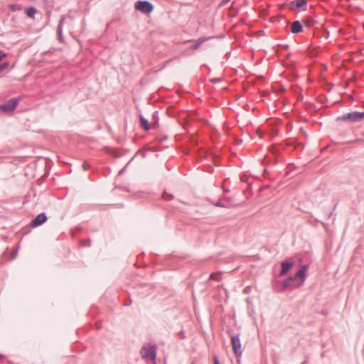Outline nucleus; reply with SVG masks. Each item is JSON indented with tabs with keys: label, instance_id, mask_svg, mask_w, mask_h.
Wrapping results in <instances>:
<instances>
[{
	"label": "nucleus",
	"instance_id": "nucleus-11",
	"mask_svg": "<svg viewBox=\"0 0 364 364\" xmlns=\"http://www.w3.org/2000/svg\"><path fill=\"white\" fill-rule=\"evenodd\" d=\"M210 38H205V37H202V38H198L196 41V43L192 47V49L193 50H197L199 48V47L203 43H205L206 41H208V39H210Z\"/></svg>",
	"mask_w": 364,
	"mask_h": 364
},
{
	"label": "nucleus",
	"instance_id": "nucleus-27",
	"mask_svg": "<svg viewBox=\"0 0 364 364\" xmlns=\"http://www.w3.org/2000/svg\"><path fill=\"white\" fill-rule=\"evenodd\" d=\"M130 304H131V301H127V304H126L125 305L129 306V305H130Z\"/></svg>",
	"mask_w": 364,
	"mask_h": 364
},
{
	"label": "nucleus",
	"instance_id": "nucleus-8",
	"mask_svg": "<svg viewBox=\"0 0 364 364\" xmlns=\"http://www.w3.org/2000/svg\"><path fill=\"white\" fill-rule=\"evenodd\" d=\"M307 269H308V265H306V264L303 265L300 268V269L297 272V273L295 274L294 279H301L300 284H301L305 280L306 272Z\"/></svg>",
	"mask_w": 364,
	"mask_h": 364
},
{
	"label": "nucleus",
	"instance_id": "nucleus-9",
	"mask_svg": "<svg viewBox=\"0 0 364 364\" xmlns=\"http://www.w3.org/2000/svg\"><path fill=\"white\" fill-rule=\"evenodd\" d=\"M302 31V26L299 21H295L291 23V31L293 33H298Z\"/></svg>",
	"mask_w": 364,
	"mask_h": 364
},
{
	"label": "nucleus",
	"instance_id": "nucleus-16",
	"mask_svg": "<svg viewBox=\"0 0 364 364\" xmlns=\"http://www.w3.org/2000/svg\"><path fill=\"white\" fill-rule=\"evenodd\" d=\"M221 277L222 276L220 273H213L210 276V279L220 281L221 279Z\"/></svg>",
	"mask_w": 364,
	"mask_h": 364
},
{
	"label": "nucleus",
	"instance_id": "nucleus-25",
	"mask_svg": "<svg viewBox=\"0 0 364 364\" xmlns=\"http://www.w3.org/2000/svg\"><path fill=\"white\" fill-rule=\"evenodd\" d=\"M229 1H230V0H223V2H222V4H226L227 2H228Z\"/></svg>",
	"mask_w": 364,
	"mask_h": 364
},
{
	"label": "nucleus",
	"instance_id": "nucleus-20",
	"mask_svg": "<svg viewBox=\"0 0 364 364\" xmlns=\"http://www.w3.org/2000/svg\"><path fill=\"white\" fill-rule=\"evenodd\" d=\"M10 8L13 11L20 10L21 9V6L19 5H18V4H12V5L10 6Z\"/></svg>",
	"mask_w": 364,
	"mask_h": 364
},
{
	"label": "nucleus",
	"instance_id": "nucleus-6",
	"mask_svg": "<svg viewBox=\"0 0 364 364\" xmlns=\"http://www.w3.org/2000/svg\"><path fill=\"white\" fill-rule=\"evenodd\" d=\"M307 4V0H294L290 3V9L292 10L301 9L304 10Z\"/></svg>",
	"mask_w": 364,
	"mask_h": 364
},
{
	"label": "nucleus",
	"instance_id": "nucleus-14",
	"mask_svg": "<svg viewBox=\"0 0 364 364\" xmlns=\"http://www.w3.org/2000/svg\"><path fill=\"white\" fill-rule=\"evenodd\" d=\"M293 279H294L292 277H289V278L285 279L282 284L283 289H285L288 288L289 287H290L291 283L293 282Z\"/></svg>",
	"mask_w": 364,
	"mask_h": 364
},
{
	"label": "nucleus",
	"instance_id": "nucleus-24",
	"mask_svg": "<svg viewBox=\"0 0 364 364\" xmlns=\"http://www.w3.org/2000/svg\"><path fill=\"white\" fill-rule=\"evenodd\" d=\"M87 166H88V165H87V164H86V163H84V164H82V166H83L84 169H86Z\"/></svg>",
	"mask_w": 364,
	"mask_h": 364
},
{
	"label": "nucleus",
	"instance_id": "nucleus-5",
	"mask_svg": "<svg viewBox=\"0 0 364 364\" xmlns=\"http://www.w3.org/2000/svg\"><path fill=\"white\" fill-rule=\"evenodd\" d=\"M343 119L344 120H348L350 122H359L361 121L364 118V112H353L350 113H348L343 116Z\"/></svg>",
	"mask_w": 364,
	"mask_h": 364
},
{
	"label": "nucleus",
	"instance_id": "nucleus-4",
	"mask_svg": "<svg viewBox=\"0 0 364 364\" xmlns=\"http://www.w3.org/2000/svg\"><path fill=\"white\" fill-rule=\"evenodd\" d=\"M18 104V100L17 98H13L8 100L4 105H0V109L6 112H11L17 107Z\"/></svg>",
	"mask_w": 364,
	"mask_h": 364
},
{
	"label": "nucleus",
	"instance_id": "nucleus-26",
	"mask_svg": "<svg viewBox=\"0 0 364 364\" xmlns=\"http://www.w3.org/2000/svg\"><path fill=\"white\" fill-rule=\"evenodd\" d=\"M130 304H131V301H127V304H126L125 305L129 306V305H130Z\"/></svg>",
	"mask_w": 364,
	"mask_h": 364
},
{
	"label": "nucleus",
	"instance_id": "nucleus-17",
	"mask_svg": "<svg viewBox=\"0 0 364 364\" xmlns=\"http://www.w3.org/2000/svg\"><path fill=\"white\" fill-rule=\"evenodd\" d=\"M316 21L312 18H309L306 21L305 25L307 27H311L315 24Z\"/></svg>",
	"mask_w": 364,
	"mask_h": 364
},
{
	"label": "nucleus",
	"instance_id": "nucleus-19",
	"mask_svg": "<svg viewBox=\"0 0 364 364\" xmlns=\"http://www.w3.org/2000/svg\"><path fill=\"white\" fill-rule=\"evenodd\" d=\"M9 66L8 63H4L0 65V72L4 71L5 69H6Z\"/></svg>",
	"mask_w": 364,
	"mask_h": 364
},
{
	"label": "nucleus",
	"instance_id": "nucleus-23",
	"mask_svg": "<svg viewBox=\"0 0 364 364\" xmlns=\"http://www.w3.org/2000/svg\"><path fill=\"white\" fill-rule=\"evenodd\" d=\"M213 361H214V364H220V361L218 360V357L217 355H214Z\"/></svg>",
	"mask_w": 364,
	"mask_h": 364
},
{
	"label": "nucleus",
	"instance_id": "nucleus-28",
	"mask_svg": "<svg viewBox=\"0 0 364 364\" xmlns=\"http://www.w3.org/2000/svg\"><path fill=\"white\" fill-rule=\"evenodd\" d=\"M211 82H218V80H211Z\"/></svg>",
	"mask_w": 364,
	"mask_h": 364
},
{
	"label": "nucleus",
	"instance_id": "nucleus-21",
	"mask_svg": "<svg viewBox=\"0 0 364 364\" xmlns=\"http://www.w3.org/2000/svg\"><path fill=\"white\" fill-rule=\"evenodd\" d=\"M6 57V54L2 51V50H0V61L1 60H3L4 58H5Z\"/></svg>",
	"mask_w": 364,
	"mask_h": 364
},
{
	"label": "nucleus",
	"instance_id": "nucleus-22",
	"mask_svg": "<svg viewBox=\"0 0 364 364\" xmlns=\"http://www.w3.org/2000/svg\"><path fill=\"white\" fill-rule=\"evenodd\" d=\"M214 205L215 206H217V207H222V208H224V207H226L224 204H223L220 201H218L217 203H214Z\"/></svg>",
	"mask_w": 364,
	"mask_h": 364
},
{
	"label": "nucleus",
	"instance_id": "nucleus-29",
	"mask_svg": "<svg viewBox=\"0 0 364 364\" xmlns=\"http://www.w3.org/2000/svg\"><path fill=\"white\" fill-rule=\"evenodd\" d=\"M224 191L228 192V189H224Z\"/></svg>",
	"mask_w": 364,
	"mask_h": 364
},
{
	"label": "nucleus",
	"instance_id": "nucleus-18",
	"mask_svg": "<svg viewBox=\"0 0 364 364\" xmlns=\"http://www.w3.org/2000/svg\"><path fill=\"white\" fill-rule=\"evenodd\" d=\"M163 198L166 200H171L173 198V196L171 194H168L167 193H164L163 194Z\"/></svg>",
	"mask_w": 364,
	"mask_h": 364
},
{
	"label": "nucleus",
	"instance_id": "nucleus-12",
	"mask_svg": "<svg viewBox=\"0 0 364 364\" xmlns=\"http://www.w3.org/2000/svg\"><path fill=\"white\" fill-rule=\"evenodd\" d=\"M140 124L141 127H143L145 130H149L150 129L148 120L143 117H140Z\"/></svg>",
	"mask_w": 364,
	"mask_h": 364
},
{
	"label": "nucleus",
	"instance_id": "nucleus-10",
	"mask_svg": "<svg viewBox=\"0 0 364 364\" xmlns=\"http://www.w3.org/2000/svg\"><path fill=\"white\" fill-rule=\"evenodd\" d=\"M281 266H282V270L280 272V275H284L292 267L293 264L291 262H284L282 263Z\"/></svg>",
	"mask_w": 364,
	"mask_h": 364
},
{
	"label": "nucleus",
	"instance_id": "nucleus-7",
	"mask_svg": "<svg viewBox=\"0 0 364 364\" xmlns=\"http://www.w3.org/2000/svg\"><path fill=\"white\" fill-rule=\"evenodd\" d=\"M47 220V216L45 213L38 215L31 222L32 227H38L43 224Z\"/></svg>",
	"mask_w": 364,
	"mask_h": 364
},
{
	"label": "nucleus",
	"instance_id": "nucleus-3",
	"mask_svg": "<svg viewBox=\"0 0 364 364\" xmlns=\"http://www.w3.org/2000/svg\"><path fill=\"white\" fill-rule=\"evenodd\" d=\"M134 7L136 10L140 11L144 14L151 13L154 9V6H153L152 4H151L148 1H136L135 3Z\"/></svg>",
	"mask_w": 364,
	"mask_h": 364
},
{
	"label": "nucleus",
	"instance_id": "nucleus-2",
	"mask_svg": "<svg viewBox=\"0 0 364 364\" xmlns=\"http://www.w3.org/2000/svg\"><path fill=\"white\" fill-rule=\"evenodd\" d=\"M228 333L230 336L231 346L235 355L236 357L241 356L242 351L239 335H232L230 332Z\"/></svg>",
	"mask_w": 364,
	"mask_h": 364
},
{
	"label": "nucleus",
	"instance_id": "nucleus-1",
	"mask_svg": "<svg viewBox=\"0 0 364 364\" xmlns=\"http://www.w3.org/2000/svg\"><path fill=\"white\" fill-rule=\"evenodd\" d=\"M141 355L144 359L155 360L156 356V348L151 345H145L141 350Z\"/></svg>",
	"mask_w": 364,
	"mask_h": 364
},
{
	"label": "nucleus",
	"instance_id": "nucleus-13",
	"mask_svg": "<svg viewBox=\"0 0 364 364\" xmlns=\"http://www.w3.org/2000/svg\"><path fill=\"white\" fill-rule=\"evenodd\" d=\"M65 20V16H63L59 21V24L58 26V33L59 35V38L61 39L62 38V30H63V24Z\"/></svg>",
	"mask_w": 364,
	"mask_h": 364
},
{
	"label": "nucleus",
	"instance_id": "nucleus-15",
	"mask_svg": "<svg viewBox=\"0 0 364 364\" xmlns=\"http://www.w3.org/2000/svg\"><path fill=\"white\" fill-rule=\"evenodd\" d=\"M36 14V9L34 7H30L26 11V14L30 18H33Z\"/></svg>",
	"mask_w": 364,
	"mask_h": 364
}]
</instances>
